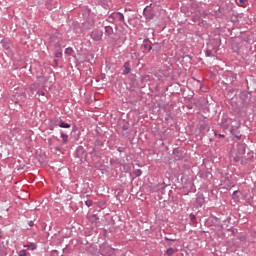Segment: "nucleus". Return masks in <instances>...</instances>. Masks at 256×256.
Here are the masks:
<instances>
[{
    "mask_svg": "<svg viewBox=\"0 0 256 256\" xmlns=\"http://www.w3.org/2000/svg\"><path fill=\"white\" fill-rule=\"evenodd\" d=\"M236 148H237V152H236V156L234 157L235 163H239V161H242V165H243L244 163L243 159H245V161H251V159H253L252 152H248V155H250L249 157L245 156V151H247V144L238 143Z\"/></svg>",
    "mask_w": 256,
    "mask_h": 256,
    "instance_id": "nucleus-1",
    "label": "nucleus"
},
{
    "mask_svg": "<svg viewBox=\"0 0 256 256\" xmlns=\"http://www.w3.org/2000/svg\"><path fill=\"white\" fill-rule=\"evenodd\" d=\"M109 20L123 23V21H125V16L121 12H112L109 16Z\"/></svg>",
    "mask_w": 256,
    "mask_h": 256,
    "instance_id": "nucleus-2",
    "label": "nucleus"
},
{
    "mask_svg": "<svg viewBox=\"0 0 256 256\" xmlns=\"http://www.w3.org/2000/svg\"><path fill=\"white\" fill-rule=\"evenodd\" d=\"M230 133L231 135H233V137H235V139L239 141V139H241L242 137L241 132L239 131V124L237 126H232L230 129Z\"/></svg>",
    "mask_w": 256,
    "mask_h": 256,
    "instance_id": "nucleus-3",
    "label": "nucleus"
},
{
    "mask_svg": "<svg viewBox=\"0 0 256 256\" xmlns=\"http://www.w3.org/2000/svg\"><path fill=\"white\" fill-rule=\"evenodd\" d=\"M91 39H93V41H101V39H103V31L101 30L92 31Z\"/></svg>",
    "mask_w": 256,
    "mask_h": 256,
    "instance_id": "nucleus-4",
    "label": "nucleus"
},
{
    "mask_svg": "<svg viewBox=\"0 0 256 256\" xmlns=\"http://www.w3.org/2000/svg\"><path fill=\"white\" fill-rule=\"evenodd\" d=\"M207 47L210 48L214 54H216L219 51V41L217 40L210 41Z\"/></svg>",
    "mask_w": 256,
    "mask_h": 256,
    "instance_id": "nucleus-5",
    "label": "nucleus"
},
{
    "mask_svg": "<svg viewBox=\"0 0 256 256\" xmlns=\"http://www.w3.org/2000/svg\"><path fill=\"white\" fill-rule=\"evenodd\" d=\"M59 121H61V118H52L50 120L49 129L50 131H53L55 127H59Z\"/></svg>",
    "mask_w": 256,
    "mask_h": 256,
    "instance_id": "nucleus-6",
    "label": "nucleus"
},
{
    "mask_svg": "<svg viewBox=\"0 0 256 256\" xmlns=\"http://www.w3.org/2000/svg\"><path fill=\"white\" fill-rule=\"evenodd\" d=\"M105 33L110 39H115V33H113V27L105 26Z\"/></svg>",
    "mask_w": 256,
    "mask_h": 256,
    "instance_id": "nucleus-7",
    "label": "nucleus"
},
{
    "mask_svg": "<svg viewBox=\"0 0 256 256\" xmlns=\"http://www.w3.org/2000/svg\"><path fill=\"white\" fill-rule=\"evenodd\" d=\"M131 64L129 63V61L124 63V70L122 75H129V73H131Z\"/></svg>",
    "mask_w": 256,
    "mask_h": 256,
    "instance_id": "nucleus-8",
    "label": "nucleus"
},
{
    "mask_svg": "<svg viewBox=\"0 0 256 256\" xmlns=\"http://www.w3.org/2000/svg\"><path fill=\"white\" fill-rule=\"evenodd\" d=\"M196 204L198 207H203V205L205 204V197L203 195L197 196Z\"/></svg>",
    "mask_w": 256,
    "mask_h": 256,
    "instance_id": "nucleus-9",
    "label": "nucleus"
},
{
    "mask_svg": "<svg viewBox=\"0 0 256 256\" xmlns=\"http://www.w3.org/2000/svg\"><path fill=\"white\" fill-rule=\"evenodd\" d=\"M23 248L28 249L29 251H35V249H37V245L32 242L30 244H25Z\"/></svg>",
    "mask_w": 256,
    "mask_h": 256,
    "instance_id": "nucleus-10",
    "label": "nucleus"
},
{
    "mask_svg": "<svg viewBox=\"0 0 256 256\" xmlns=\"http://www.w3.org/2000/svg\"><path fill=\"white\" fill-rule=\"evenodd\" d=\"M59 127H61L62 129H69V128H71V124H69V123L63 121L62 119H60Z\"/></svg>",
    "mask_w": 256,
    "mask_h": 256,
    "instance_id": "nucleus-11",
    "label": "nucleus"
},
{
    "mask_svg": "<svg viewBox=\"0 0 256 256\" xmlns=\"http://www.w3.org/2000/svg\"><path fill=\"white\" fill-rule=\"evenodd\" d=\"M229 223H231V218L227 217L222 224V229H227L229 231Z\"/></svg>",
    "mask_w": 256,
    "mask_h": 256,
    "instance_id": "nucleus-12",
    "label": "nucleus"
},
{
    "mask_svg": "<svg viewBox=\"0 0 256 256\" xmlns=\"http://www.w3.org/2000/svg\"><path fill=\"white\" fill-rule=\"evenodd\" d=\"M60 137L62 138L63 143H67V141H69V135L63 132L60 133Z\"/></svg>",
    "mask_w": 256,
    "mask_h": 256,
    "instance_id": "nucleus-13",
    "label": "nucleus"
},
{
    "mask_svg": "<svg viewBox=\"0 0 256 256\" xmlns=\"http://www.w3.org/2000/svg\"><path fill=\"white\" fill-rule=\"evenodd\" d=\"M228 79L231 81V83H235V81H237V74L231 73L230 76H228Z\"/></svg>",
    "mask_w": 256,
    "mask_h": 256,
    "instance_id": "nucleus-14",
    "label": "nucleus"
},
{
    "mask_svg": "<svg viewBox=\"0 0 256 256\" xmlns=\"http://www.w3.org/2000/svg\"><path fill=\"white\" fill-rule=\"evenodd\" d=\"M206 57H214L215 53L211 51V49L208 47L205 52Z\"/></svg>",
    "mask_w": 256,
    "mask_h": 256,
    "instance_id": "nucleus-15",
    "label": "nucleus"
},
{
    "mask_svg": "<svg viewBox=\"0 0 256 256\" xmlns=\"http://www.w3.org/2000/svg\"><path fill=\"white\" fill-rule=\"evenodd\" d=\"M65 55H68V56L73 55V48H71V47L66 48Z\"/></svg>",
    "mask_w": 256,
    "mask_h": 256,
    "instance_id": "nucleus-16",
    "label": "nucleus"
},
{
    "mask_svg": "<svg viewBox=\"0 0 256 256\" xmlns=\"http://www.w3.org/2000/svg\"><path fill=\"white\" fill-rule=\"evenodd\" d=\"M133 173L135 177H141V175H143V171H141V169H136Z\"/></svg>",
    "mask_w": 256,
    "mask_h": 256,
    "instance_id": "nucleus-17",
    "label": "nucleus"
},
{
    "mask_svg": "<svg viewBox=\"0 0 256 256\" xmlns=\"http://www.w3.org/2000/svg\"><path fill=\"white\" fill-rule=\"evenodd\" d=\"M27 255H28V252H27V250H25V249L20 250V251L18 252V256H27Z\"/></svg>",
    "mask_w": 256,
    "mask_h": 256,
    "instance_id": "nucleus-18",
    "label": "nucleus"
},
{
    "mask_svg": "<svg viewBox=\"0 0 256 256\" xmlns=\"http://www.w3.org/2000/svg\"><path fill=\"white\" fill-rule=\"evenodd\" d=\"M55 57L56 58H61V57H63V53L61 52V50H57L56 52H55Z\"/></svg>",
    "mask_w": 256,
    "mask_h": 256,
    "instance_id": "nucleus-19",
    "label": "nucleus"
},
{
    "mask_svg": "<svg viewBox=\"0 0 256 256\" xmlns=\"http://www.w3.org/2000/svg\"><path fill=\"white\" fill-rule=\"evenodd\" d=\"M173 253H175V249H173V248H169V249H167V251H166V254H167L168 256L173 255Z\"/></svg>",
    "mask_w": 256,
    "mask_h": 256,
    "instance_id": "nucleus-20",
    "label": "nucleus"
},
{
    "mask_svg": "<svg viewBox=\"0 0 256 256\" xmlns=\"http://www.w3.org/2000/svg\"><path fill=\"white\" fill-rule=\"evenodd\" d=\"M56 49L61 50L63 46L61 45V41L56 42L55 44Z\"/></svg>",
    "mask_w": 256,
    "mask_h": 256,
    "instance_id": "nucleus-21",
    "label": "nucleus"
},
{
    "mask_svg": "<svg viewBox=\"0 0 256 256\" xmlns=\"http://www.w3.org/2000/svg\"><path fill=\"white\" fill-rule=\"evenodd\" d=\"M245 3H247V0H239L238 5H239L240 7H244V6H245Z\"/></svg>",
    "mask_w": 256,
    "mask_h": 256,
    "instance_id": "nucleus-22",
    "label": "nucleus"
},
{
    "mask_svg": "<svg viewBox=\"0 0 256 256\" xmlns=\"http://www.w3.org/2000/svg\"><path fill=\"white\" fill-rule=\"evenodd\" d=\"M85 205H86V207H91V205H93V201L92 200H86Z\"/></svg>",
    "mask_w": 256,
    "mask_h": 256,
    "instance_id": "nucleus-23",
    "label": "nucleus"
},
{
    "mask_svg": "<svg viewBox=\"0 0 256 256\" xmlns=\"http://www.w3.org/2000/svg\"><path fill=\"white\" fill-rule=\"evenodd\" d=\"M144 49H148V51H152L153 50V46H151L149 44H145L144 45Z\"/></svg>",
    "mask_w": 256,
    "mask_h": 256,
    "instance_id": "nucleus-24",
    "label": "nucleus"
},
{
    "mask_svg": "<svg viewBox=\"0 0 256 256\" xmlns=\"http://www.w3.org/2000/svg\"><path fill=\"white\" fill-rule=\"evenodd\" d=\"M165 241H177L175 238H169L167 236L164 237Z\"/></svg>",
    "mask_w": 256,
    "mask_h": 256,
    "instance_id": "nucleus-25",
    "label": "nucleus"
},
{
    "mask_svg": "<svg viewBox=\"0 0 256 256\" xmlns=\"http://www.w3.org/2000/svg\"><path fill=\"white\" fill-rule=\"evenodd\" d=\"M37 95H40L41 97H45V92L44 91H38Z\"/></svg>",
    "mask_w": 256,
    "mask_h": 256,
    "instance_id": "nucleus-26",
    "label": "nucleus"
},
{
    "mask_svg": "<svg viewBox=\"0 0 256 256\" xmlns=\"http://www.w3.org/2000/svg\"><path fill=\"white\" fill-rule=\"evenodd\" d=\"M28 225H29V227H33V225H35V222H33V220H30V221L28 222Z\"/></svg>",
    "mask_w": 256,
    "mask_h": 256,
    "instance_id": "nucleus-27",
    "label": "nucleus"
},
{
    "mask_svg": "<svg viewBox=\"0 0 256 256\" xmlns=\"http://www.w3.org/2000/svg\"><path fill=\"white\" fill-rule=\"evenodd\" d=\"M190 219H191V221H195V219H196L195 214H190Z\"/></svg>",
    "mask_w": 256,
    "mask_h": 256,
    "instance_id": "nucleus-28",
    "label": "nucleus"
},
{
    "mask_svg": "<svg viewBox=\"0 0 256 256\" xmlns=\"http://www.w3.org/2000/svg\"><path fill=\"white\" fill-rule=\"evenodd\" d=\"M122 129H123V131H127V130L129 129V126L123 125V126H122Z\"/></svg>",
    "mask_w": 256,
    "mask_h": 256,
    "instance_id": "nucleus-29",
    "label": "nucleus"
},
{
    "mask_svg": "<svg viewBox=\"0 0 256 256\" xmlns=\"http://www.w3.org/2000/svg\"><path fill=\"white\" fill-rule=\"evenodd\" d=\"M215 136L217 137H221V138H224L225 136L223 134H217V132H214Z\"/></svg>",
    "mask_w": 256,
    "mask_h": 256,
    "instance_id": "nucleus-30",
    "label": "nucleus"
},
{
    "mask_svg": "<svg viewBox=\"0 0 256 256\" xmlns=\"http://www.w3.org/2000/svg\"><path fill=\"white\" fill-rule=\"evenodd\" d=\"M90 155H92V157H95V148L92 149V151L90 152Z\"/></svg>",
    "mask_w": 256,
    "mask_h": 256,
    "instance_id": "nucleus-31",
    "label": "nucleus"
},
{
    "mask_svg": "<svg viewBox=\"0 0 256 256\" xmlns=\"http://www.w3.org/2000/svg\"><path fill=\"white\" fill-rule=\"evenodd\" d=\"M143 42L144 43H149V38H145Z\"/></svg>",
    "mask_w": 256,
    "mask_h": 256,
    "instance_id": "nucleus-32",
    "label": "nucleus"
},
{
    "mask_svg": "<svg viewBox=\"0 0 256 256\" xmlns=\"http://www.w3.org/2000/svg\"><path fill=\"white\" fill-rule=\"evenodd\" d=\"M214 219H215L216 221H219V218H217V217H214Z\"/></svg>",
    "mask_w": 256,
    "mask_h": 256,
    "instance_id": "nucleus-33",
    "label": "nucleus"
},
{
    "mask_svg": "<svg viewBox=\"0 0 256 256\" xmlns=\"http://www.w3.org/2000/svg\"><path fill=\"white\" fill-rule=\"evenodd\" d=\"M237 193H238L237 191H234V195H237Z\"/></svg>",
    "mask_w": 256,
    "mask_h": 256,
    "instance_id": "nucleus-34",
    "label": "nucleus"
},
{
    "mask_svg": "<svg viewBox=\"0 0 256 256\" xmlns=\"http://www.w3.org/2000/svg\"><path fill=\"white\" fill-rule=\"evenodd\" d=\"M53 137V139H57V137L56 136H52Z\"/></svg>",
    "mask_w": 256,
    "mask_h": 256,
    "instance_id": "nucleus-35",
    "label": "nucleus"
},
{
    "mask_svg": "<svg viewBox=\"0 0 256 256\" xmlns=\"http://www.w3.org/2000/svg\"><path fill=\"white\" fill-rule=\"evenodd\" d=\"M5 49H9V47L5 46Z\"/></svg>",
    "mask_w": 256,
    "mask_h": 256,
    "instance_id": "nucleus-36",
    "label": "nucleus"
},
{
    "mask_svg": "<svg viewBox=\"0 0 256 256\" xmlns=\"http://www.w3.org/2000/svg\"><path fill=\"white\" fill-rule=\"evenodd\" d=\"M84 25H87V22H85Z\"/></svg>",
    "mask_w": 256,
    "mask_h": 256,
    "instance_id": "nucleus-37",
    "label": "nucleus"
}]
</instances>
